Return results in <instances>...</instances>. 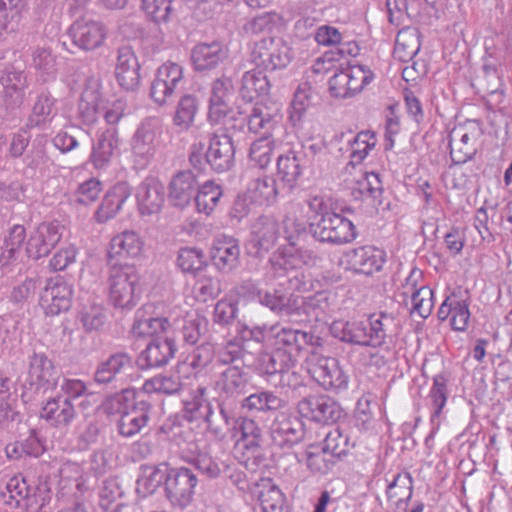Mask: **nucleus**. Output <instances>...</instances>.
I'll list each match as a JSON object with an SVG mask.
<instances>
[{
  "instance_id": "3c124183",
  "label": "nucleus",
  "mask_w": 512,
  "mask_h": 512,
  "mask_svg": "<svg viewBox=\"0 0 512 512\" xmlns=\"http://www.w3.org/2000/svg\"><path fill=\"white\" fill-rule=\"evenodd\" d=\"M321 444L336 460L345 456L354 447L349 436L343 434L339 427L327 432Z\"/></svg>"
},
{
  "instance_id": "69168bd1",
  "label": "nucleus",
  "mask_w": 512,
  "mask_h": 512,
  "mask_svg": "<svg viewBox=\"0 0 512 512\" xmlns=\"http://www.w3.org/2000/svg\"><path fill=\"white\" fill-rule=\"evenodd\" d=\"M26 238V229L23 225L15 224L8 232L4 240V249L2 257L9 263L16 259V255L20 252L23 242Z\"/></svg>"
},
{
  "instance_id": "7c9ffc66",
  "label": "nucleus",
  "mask_w": 512,
  "mask_h": 512,
  "mask_svg": "<svg viewBox=\"0 0 512 512\" xmlns=\"http://www.w3.org/2000/svg\"><path fill=\"white\" fill-rule=\"evenodd\" d=\"M191 58L195 69L204 71L216 67L225 58V52L218 42L200 43L193 48Z\"/></svg>"
},
{
  "instance_id": "72a5a7b5",
  "label": "nucleus",
  "mask_w": 512,
  "mask_h": 512,
  "mask_svg": "<svg viewBox=\"0 0 512 512\" xmlns=\"http://www.w3.org/2000/svg\"><path fill=\"white\" fill-rule=\"evenodd\" d=\"M127 198V189L124 183H119L105 195L101 205L95 213L97 222L103 223L115 217Z\"/></svg>"
},
{
  "instance_id": "a211bd4d",
  "label": "nucleus",
  "mask_w": 512,
  "mask_h": 512,
  "mask_svg": "<svg viewBox=\"0 0 512 512\" xmlns=\"http://www.w3.org/2000/svg\"><path fill=\"white\" fill-rule=\"evenodd\" d=\"M73 43L83 50L101 46L106 38V29L100 22L81 18L71 26Z\"/></svg>"
},
{
  "instance_id": "c03bdc74",
  "label": "nucleus",
  "mask_w": 512,
  "mask_h": 512,
  "mask_svg": "<svg viewBox=\"0 0 512 512\" xmlns=\"http://www.w3.org/2000/svg\"><path fill=\"white\" fill-rule=\"evenodd\" d=\"M213 345L206 342L197 346L187 357V359L178 364L179 373H192L194 376L204 369L213 359Z\"/></svg>"
},
{
  "instance_id": "864d4df0",
  "label": "nucleus",
  "mask_w": 512,
  "mask_h": 512,
  "mask_svg": "<svg viewBox=\"0 0 512 512\" xmlns=\"http://www.w3.org/2000/svg\"><path fill=\"white\" fill-rule=\"evenodd\" d=\"M144 396L145 394L142 392L133 393L136 402L130 408V436L139 433L146 426L149 419L151 405Z\"/></svg>"
},
{
  "instance_id": "412c9836",
  "label": "nucleus",
  "mask_w": 512,
  "mask_h": 512,
  "mask_svg": "<svg viewBox=\"0 0 512 512\" xmlns=\"http://www.w3.org/2000/svg\"><path fill=\"white\" fill-rule=\"evenodd\" d=\"M198 183L192 171H180L170 181L169 198L174 206L185 207L195 198Z\"/></svg>"
},
{
  "instance_id": "1a4fd4ad",
  "label": "nucleus",
  "mask_w": 512,
  "mask_h": 512,
  "mask_svg": "<svg viewBox=\"0 0 512 512\" xmlns=\"http://www.w3.org/2000/svg\"><path fill=\"white\" fill-rule=\"evenodd\" d=\"M314 380L325 390L339 392L347 389L349 377L334 357L321 356L310 368Z\"/></svg>"
},
{
  "instance_id": "473e14b6",
  "label": "nucleus",
  "mask_w": 512,
  "mask_h": 512,
  "mask_svg": "<svg viewBox=\"0 0 512 512\" xmlns=\"http://www.w3.org/2000/svg\"><path fill=\"white\" fill-rule=\"evenodd\" d=\"M297 262L298 260L292 255L273 254L265 267V283L270 285L273 281H277L280 287V281H285L290 271L298 267Z\"/></svg>"
},
{
  "instance_id": "052dcab7",
  "label": "nucleus",
  "mask_w": 512,
  "mask_h": 512,
  "mask_svg": "<svg viewBox=\"0 0 512 512\" xmlns=\"http://www.w3.org/2000/svg\"><path fill=\"white\" fill-rule=\"evenodd\" d=\"M193 466L204 476L210 479L222 477L226 471L227 462L208 453H199L193 460Z\"/></svg>"
},
{
  "instance_id": "f704fd0d",
  "label": "nucleus",
  "mask_w": 512,
  "mask_h": 512,
  "mask_svg": "<svg viewBox=\"0 0 512 512\" xmlns=\"http://www.w3.org/2000/svg\"><path fill=\"white\" fill-rule=\"evenodd\" d=\"M57 100L49 93L40 94L28 118V126L30 128L42 127L49 124L57 115Z\"/></svg>"
},
{
  "instance_id": "cd10ccee",
  "label": "nucleus",
  "mask_w": 512,
  "mask_h": 512,
  "mask_svg": "<svg viewBox=\"0 0 512 512\" xmlns=\"http://www.w3.org/2000/svg\"><path fill=\"white\" fill-rule=\"evenodd\" d=\"M24 9V0H0V40L19 29Z\"/></svg>"
},
{
  "instance_id": "8fccbe9b",
  "label": "nucleus",
  "mask_w": 512,
  "mask_h": 512,
  "mask_svg": "<svg viewBox=\"0 0 512 512\" xmlns=\"http://www.w3.org/2000/svg\"><path fill=\"white\" fill-rule=\"evenodd\" d=\"M108 282L110 302L116 308H125L128 303L126 300L128 286L127 270H110Z\"/></svg>"
},
{
  "instance_id": "393cba45",
  "label": "nucleus",
  "mask_w": 512,
  "mask_h": 512,
  "mask_svg": "<svg viewBox=\"0 0 512 512\" xmlns=\"http://www.w3.org/2000/svg\"><path fill=\"white\" fill-rule=\"evenodd\" d=\"M248 384V374L240 367L232 365L220 374L216 388L226 398H237L246 392Z\"/></svg>"
},
{
  "instance_id": "5fc2aeb1",
  "label": "nucleus",
  "mask_w": 512,
  "mask_h": 512,
  "mask_svg": "<svg viewBox=\"0 0 512 512\" xmlns=\"http://www.w3.org/2000/svg\"><path fill=\"white\" fill-rule=\"evenodd\" d=\"M353 192H358L362 198L381 203L383 185L380 175L375 172H366L363 177L357 181Z\"/></svg>"
},
{
  "instance_id": "7ed1b4c3",
  "label": "nucleus",
  "mask_w": 512,
  "mask_h": 512,
  "mask_svg": "<svg viewBox=\"0 0 512 512\" xmlns=\"http://www.w3.org/2000/svg\"><path fill=\"white\" fill-rule=\"evenodd\" d=\"M161 135V123L156 117L145 118L132 137L131 153L135 169L148 166L156 151V139Z\"/></svg>"
},
{
  "instance_id": "ea45409f",
  "label": "nucleus",
  "mask_w": 512,
  "mask_h": 512,
  "mask_svg": "<svg viewBox=\"0 0 512 512\" xmlns=\"http://www.w3.org/2000/svg\"><path fill=\"white\" fill-rule=\"evenodd\" d=\"M251 200L260 204H273L278 196L276 180L268 175L252 179L247 187Z\"/></svg>"
},
{
  "instance_id": "bf43d9fd",
  "label": "nucleus",
  "mask_w": 512,
  "mask_h": 512,
  "mask_svg": "<svg viewBox=\"0 0 512 512\" xmlns=\"http://www.w3.org/2000/svg\"><path fill=\"white\" fill-rule=\"evenodd\" d=\"M108 261L110 270H127L128 248L126 233L116 235L111 240Z\"/></svg>"
},
{
  "instance_id": "603ef678",
  "label": "nucleus",
  "mask_w": 512,
  "mask_h": 512,
  "mask_svg": "<svg viewBox=\"0 0 512 512\" xmlns=\"http://www.w3.org/2000/svg\"><path fill=\"white\" fill-rule=\"evenodd\" d=\"M222 291L219 278L205 273H200L193 285L195 298L200 302L216 299Z\"/></svg>"
},
{
  "instance_id": "c85d7f7f",
  "label": "nucleus",
  "mask_w": 512,
  "mask_h": 512,
  "mask_svg": "<svg viewBox=\"0 0 512 512\" xmlns=\"http://www.w3.org/2000/svg\"><path fill=\"white\" fill-rule=\"evenodd\" d=\"M178 372V365L174 371L165 374H158L147 379L142 385L143 394L159 393L165 395L178 394L184 387L182 375Z\"/></svg>"
},
{
  "instance_id": "0e129e2a",
  "label": "nucleus",
  "mask_w": 512,
  "mask_h": 512,
  "mask_svg": "<svg viewBox=\"0 0 512 512\" xmlns=\"http://www.w3.org/2000/svg\"><path fill=\"white\" fill-rule=\"evenodd\" d=\"M197 110V99L192 95L183 96L177 105L173 118L174 124L181 129H188L194 121Z\"/></svg>"
},
{
  "instance_id": "338daca9",
  "label": "nucleus",
  "mask_w": 512,
  "mask_h": 512,
  "mask_svg": "<svg viewBox=\"0 0 512 512\" xmlns=\"http://www.w3.org/2000/svg\"><path fill=\"white\" fill-rule=\"evenodd\" d=\"M376 140L369 131L359 132L353 139L350 152V164H360L368 155L369 151L375 146Z\"/></svg>"
},
{
  "instance_id": "2f4dec72",
  "label": "nucleus",
  "mask_w": 512,
  "mask_h": 512,
  "mask_svg": "<svg viewBox=\"0 0 512 512\" xmlns=\"http://www.w3.org/2000/svg\"><path fill=\"white\" fill-rule=\"evenodd\" d=\"M333 337L340 341L359 346H369L365 327L359 321H334L330 326Z\"/></svg>"
},
{
  "instance_id": "e433bc0d",
  "label": "nucleus",
  "mask_w": 512,
  "mask_h": 512,
  "mask_svg": "<svg viewBox=\"0 0 512 512\" xmlns=\"http://www.w3.org/2000/svg\"><path fill=\"white\" fill-rule=\"evenodd\" d=\"M286 406V401L273 391L262 390L246 397L242 407L250 411L276 412Z\"/></svg>"
},
{
  "instance_id": "f03ea898",
  "label": "nucleus",
  "mask_w": 512,
  "mask_h": 512,
  "mask_svg": "<svg viewBox=\"0 0 512 512\" xmlns=\"http://www.w3.org/2000/svg\"><path fill=\"white\" fill-rule=\"evenodd\" d=\"M291 60V48L279 37L262 38L254 43L251 51V61L267 71L286 68Z\"/></svg>"
},
{
  "instance_id": "4be33fe9",
  "label": "nucleus",
  "mask_w": 512,
  "mask_h": 512,
  "mask_svg": "<svg viewBox=\"0 0 512 512\" xmlns=\"http://www.w3.org/2000/svg\"><path fill=\"white\" fill-rule=\"evenodd\" d=\"M396 319L387 312L373 313L370 315L369 346L378 348L388 342H392L396 334Z\"/></svg>"
},
{
  "instance_id": "a18cd8bd",
  "label": "nucleus",
  "mask_w": 512,
  "mask_h": 512,
  "mask_svg": "<svg viewBox=\"0 0 512 512\" xmlns=\"http://www.w3.org/2000/svg\"><path fill=\"white\" fill-rule=\"evenodd\" d=\"M360 53V47L356 41H343L336 48L326 51L322 57L318 58L313 65L316 73H320L327 68L322 67L325 63L338 62L345 57H356Z\"/></svg>"
},
{
  "instance_id": "37998d69",
  "label": "nucleus",
  "mask_w": 512,
  "mask_h": 512,
  "mask_svg": "<svg viewBox=\"0 0 512 512\" xmlns=\"http://www.w3.org/2000/svg\"><path fill=\"white\" fill-rule=\"evenodd\" d=\"M223 195L222 187L214 181H206L198 187L195 204L198 212L210 215L218 206Z\"/></svg>"
},
{
  "instance_id": "4d7b16f0",
  "label": "nucleus",
  "mask_w": 512,
  "mask_h": 512,
  "mask_svg": "<svg viewBox=\"0 0 512 512\" xmlns=\"http://www.w3.org/2000/svg\"><path fill=\"white\" fill-rule=\"evenodd\" d=\"M274 140L269 137H260L255 140L249 150V160L254 166L265 169L272 160Z\"/></svg>"
},
{
  "instance_id": "79ce46f5",
  "label": "nucleus",
  "mask_w": 512,
  "mask_h": 512,
  "mask_svg": "<svg viewBox=\"0 0 512 512\" xmlns=\"http://www.w3.org/2000/svg\"><path fill=\"white\" fill-rule=\"evenodd\" d=\"M420 49L419 33L415 29L398 32L394 47V57L402 62L413 59Z\"/></svg>"
},
{
  "instance_id": "c9c22d12",
  "label": "nucleus",
  "mask_w": 512,
  "mask_h": 512,
  "mask_svg": "<svg viewBox=\"0 0 512 512\" xmlns=\"http://www.w3.org/2000/svg\"><path fill=\"white\" fill-rule=\"evenodd\" d=\"M167 473L168 468L166 467L141 466L136 480V492L143 497L154 493L162 483L165 484Z\"/></svg>"
},
{
  "instance_id": "9b49d317",
  "label": "nucleus",
  "mask_w": 512,
  "mask_h": 512,
  "mask_svg": "<svg viewBox=\"0 0 512 512\" xmlns=\"http://www.w3.org/2000/svg\"><path fill=\"white\" fill-rule=\"evenodd\" d=\"M231 78L222 76L213 81L209 98L208 118L212 123H221L232 112L230 107L234 95Z\"/></svg>"
},
{
  "instance_id": "bb28decb",
  "label": "nucleus",
  "mask_w": 512,
  "mask_h": 512,
  "mask_svg": "<svg viewBox=\"0 0 512 512\" xmlns=\"http://www.w3.org/2000/svg\"><path fill=\"white\" fill-rule=\"evenodd\" d=\"M40 416L55 427L68 426L76 416L73 403L60 401V396L48 399L42 406Z\"/></svg>"
},
{
  "instance_id": "49530a36",
  "label": "nucleus",
  "mask_w": 512,
  "mask_h": 512,
  "mask_svg": "<svg viewBox=\"0 0 512 512\" xmlns=\"http://www.w3.org/2000/svg\"><path fill=\"white\" fill-rule=\"evenodd\" d=\"M206 393L207 388L205 386H198L184 400V418L189 422L203 419L207 407H211L212 404L206 399Z\"/></svg>"
},
{
  "instance_id": "ddd939ff",
  "label": "nucleus",
  "mask_w": 512,
  "mask_h": 512,
  "mask_svg": "<svg viewBox=\"0 0 512 512\" xmlns=\"http://www.w3.org/2000/svg\"><path fill=\"white\" fill-rule=\"evenodd\" d=\"M234 155L235 149L229 135L212 134L205 152V159L215 172L223 173L230 170L234 165Z\"/></svg>"
},
{
  "instance_id": "423d86ee",
  "label": "nucleus",
  "mask_w": 512,
  "mask_h": 512,
  "mask_svg": "<svg viewBox=\"0 0 512 512\" xmlns=\"http://www.w3.org/2000/svg\"><path fill=\"white\" fill-rule=\"evenodd\" d=\"M297 411L302 417L323 424L334 423L343 416V409L332 397L308 395L297 404Z\"/></svg>"
},
{
  "instance_id": "58836bf2",
  "label": "nucleus",
  "mask_w": 512,
  "mask_h": 512,
  "mask_svg": "<svg viewBox=\"0 0 512 512\" xmlns=\"http://www.w3.org/2000/svg\"><path fill=\"white\" fill-rule=\"evenodd\" d=\"M203 420L207 424L208 431L219 439L224 438L230 426L234 424V418L225 409L223 404L207 407Z\"/></svg>"
},
{
  "instance_id": "c756f323",
  "label": "nucleus",
  "mask_w": 512,
  "mask_h": 512,
  "mask_svg": "<svg viewBox=\"0 0 512 512\" xmlns=\"http://www.w3.org/2000/svg\"><path fill=\"white\" fill-rule=\"evenodd\" d=\"M278 222L271 216H260L251 227L252 242L260 250L268 251L278 238Z\"/></svg>"
},
{
  "instance_id": "f8f14e48",
  "label": "nucleus",
  "mask_w": 512,
  "mask_h": 512,
  "mask_svg": "<svg viewBox=\"0 0 512 512\" xmlns=\"http://www.w3.org/2000/svg\"><path fill=\"white\" fill-rule=\"evenodd\" d=\"M61 238L60 224L56 221L42 222L31 233L26 252L29 258L38 260L49 254Z\"/></svg>"
},
{
  "instance_id": "aec40b11",
  "label": "nucleus",
  "mask_w": 512,
  "mask_h": 512,
  "mask_svg": "<svg viewBox=\"0 0 512 512\" xmlns=\"http://www.w3.org/2000/svg\"><path fill=\"white\" fill-rule=\"evenodd\" d=\"M351 269L358 273L371 275L381 270L384 264V253L374 246H361L346 253Z\"/></svg>"
},
{
  "instance_id": "e2e57ef3",
  "label": "nucleus",
  "mask_w": 512,
  "mask_h": 512,
  "mask_svg": "<svg viewBox=\"0 0 512 512\" xmlns=\"http://www.w3.org/2000/svg\"><path fill=\"white\" fill-rule=\"evenodd\" d=\"M314 92L312 87L307 83L298 86L291 102L290 118L292 121H300L306 110L312 104Z\"/></svg>"
},
{
  "instance_id": "39448f33",
  "label": "nucleus",
  "mask_w": 512,
  "mask_h": 512,
  "mask_svg": "<svg viewBox=\"0 0 512 512\" xmlns=\"http://www.w3.org/2000/svg\"><path fill=\"white\" fill-rule=\"evenodd\" d=\"M74 294L73 285L63 277L49 278L40 294L39 305L48 316L59 315L70 309Z\"/></svg>"
},
{
  "instance_id": "6e6d98bb",
  "label": "nucleus",
  "mask_w": 512,
  "mask_h": 512,
  "mask_svg": "<svg viewBox=\"0 0 512 512\" xmlns=\"http://www.w3.org/2000/svg\"><path fill=\"white\" fill-rule=\"evenodd\" d=\"M259 501L262 512H290L284 494L274 484H269L260 491Z\"/></svg>"
},
{
  "instance_id": "a878e982",
  "label": "nucleus",
  "mask_w": 512,
  "mask_h": 512,
  "mask_svg": "<svg viewBox=\"0 0 512 512\" xmlns=\"http://www.w3.org/2000/svg\"><path fill=\"white\" fill-rule=\"evenodd\" d=\"M277 118V114H272L265 105L256 104L251 108L249 114L242 119L241 126L246 122L251 133L272 138V132L278 124Z\"/></svg>"
},
{
  "instance_id": "b1692460",
  "label": "nucleus",
  "mask_w": 512,
  "mask_h": 512,
  "mask_svg": "<svg viewBox=\"0 0 512 512\" xmlns=\"http://www.w3.org/2000/svg\"><path fill=\"white\" fill-rule=\"evenodd\" d=\"M305 167V155L296 150H290L277 158V176L289 189L296 186Z\"/></svg>"
},
{
  "instance_id": "4c0bfd02",
  "label": "nucleus",
  "mask_w": 512,
  "mask_h": 512,
  "mask_svg": "<svg viewBox=\"0 0 512 512\" xmlns=\"http://www.w3.org/2000/svg\"><path fill=\"white\" fill-rule=\"evenodd\" d=\"M270 91V81L262 71L251 70L242 77L240 94L243 99L253 101L266 96Z\"/></svg>"
},
{
  "instance_id": "0eeeda50",
  "label": "nucleus",
  "mask_w": 512,
  "mask_h": 512,
  "mask_svg": "<svg viewBox=\"0 0 512 512\" xmlns=\"http://www.w3.org/2000/svg\"><path fill=\"white\" fill-rule=\"evenodd\" d=\"M183 82V67L172 61L163 63L151 84L150 96L155 103L164 105Z\"/></svg>"
},
{
  "instance_id": "6e6552de",
  "label": "nucleus",
  "mask_w": 512,
  "mask_h": 512,
  "mask_svg": "<svg viewBox=\"0 0 512 512\" xmlns=\"http://www.w3.org/2000/svg\"><path fill=\"white\" fill-rule=\"evenodd\" d=\"M58 372L54 363L43 353H35L30 358L26 383L36 393H46L57 386Z\"/></svg>"
},
{
  "instance_id": "680f3d73",
  "label": "nucleus",
  "mask_w": 512,
  "mask_h": 512,
  "mask_svg": "<svg viewBox=\"0 0 512 512\" xmlns=\"http://www.w3.org/2000/svg\"><path fill=\"white\" fill-rule=\"evenodd\" d=\"M29 491L30 489L25 478L16 475L7 482L3 497L5 502L11 507H18L25 500L31 501Z\"/></svg>"
},
{
  "instance_id": "774afa93",
  "label": "nucleus",
  "mask_w": 512,
  "mask_h": 512,
  "mask_svg": "<svg viewBox=\"0 0 512 512\" xmlns=\"http://www.w3.org/2000/svg\"><path fill=\"white\" fill-rule=\"evenodd\" d=\"M447 382V377L441 373L433 378V385L429 392V397L434 407L432 418L438 417L446 405L448 396Z\"/></svg>"
},
{
  "instance_id": "2eb2a0df",
  "label": "nucleus",
  "mask_w": 512,
  "mask_h": 512,
  "mask_svg": "<svg viewBox=\"0 0 512 512\" xmlns=\"http://www.w3.org/2000/svg\"><path fill=\"white\" fill-rule=\"evenodd\" d=\"M297 359L290 350L273 349L271 352H261L255 360V369L269 382H275L285 368L296 367Z\"/></svg>"
},
{
  "instance_id": "6ab92c4d",
  "label": "nucleus",
  "mask_w": 512,
  "mask_h": 512,
  "mask_svg": "<svg viewBox=\"0 0 512 512\" xmlns=\"http://www.w3.org/2000/svg\"><path fill=\"white\" fill-rule=\"evenodd\" d=\"M135 196L142 215L157 213L164 203V186L156 178L148 177L138 186Z\"/></svg>"
},
{
  "instance_id": "a19ab883",
  "label": "nucleus",
  "mask_w": 512,
  "mask_h": 512,
  "mask_svg": "<svg viewBox=\"0 0 512 512\" xmlns=\"http://www.w3.org/2000/svg\"><path fill=\"white\" fill-rule=\"evenodd\" d=\"M450 156L455 164H463L476 154V147L468 132L455 130L450 136Z\"/></svg>"
},
{
  "instance_id": "dca6fc26",
  "label": "nucleus",
  "mask_w": 512,
  "mask_h": 512,
  "mask_svg": "<svg viewBox=\"0 0 512 512\" xmlns=\"http://www.w3.org/2000/svg\"><path fill=\"white\" fill-rule=\"evenodd\" d=\"M176 345L170 338L150 341L136 358L135 364L140 370L165 366L175 355Z\"/></svg>"
},
{
  "instance_id": "9d476101",
  "label": "nucleus",
  "mask_w": 512,
  "mask_h": 512,
  "mask_svg": "<svg viewBox=\"0 0 512 512\" xmlns=\"http://www.w3.org/2000/svg\"><path fill=\"white\" fill-rule=\"evenodd\" d=\"M270 342L275 349L290 350L291 354L298 353L306 346H316L320 338L311 332L275 324L269 327Z\"/></svg>"
},
{
  "instance_id": "f3484780",
  "label": "nucleus",
  "mask_w": 512,
  "mask_h": 512,
  "mask_svg": "<svg viewBox=\"0 0 512 512\" xmlns=\"http://www.w3.org/2000/svg\"><path fill=\"white\" fill-rule=\"evenodd\" d=\"M295 457L314 476L327 475L337 461L320 443L307 445L302 451L296 452Z\"/></svg>"
},
{
  "instance_id": "13d9d810",
  "label": "nucleus",
  "mask_w": 512,
  "mask_h": 512,
  "mask_svg": "<svg viewBox=\"0 0 512 512\" xmlns=\"http://www.w3.org/2000/svg\"><path fill=\"white\" fill-rule=\"evenodd\" d=\"M178 266L183 272L198 275L206 267L204 253L197 248H182L178 255Z\"/></svg>"
},
{
  "instance_id": "09e8293b",
  "label": "nucleus",
  "mask_w": 512,
  "mask_h": 512,
  "mask_svg": "<svg viewBox=\"0 0 512 512\" xmlns=\"http://www.w3.org/2000/svg\"><path fill=\"white\" fill-rule=\"evenodd\" d=\"M235 429L240 433L239 445L248 450L258 451L262 441V430L256 421L246 417L240 418Z\"/></svg>"
},
{
  "instance_id": "de8ad7c7",
  "label": "nucleus",
  "mask_w": 512,
  "mask_h": 512,
  "mask_svg": "<svg viewBox=\"0 0 512 512\" xmlns=\"http://www.w3.org/2000/svg\"><path fill=\"white\" fill-rule=\"evenodd\" d=\"M141 312L138 310L135 315V321L130 331L131 337H152L159 333L165 332L169 326V322L166 318H153L148 317L143 319Z\"/></svg>"
},
{
  "instance_id": "20e7f679",
  "label": "nucleus",
  "mask_w": 512,
  "mask_h": 512,
  "mask_svg": "<svg viewBox=\"0 0 512 512\" xmlns=\"http://www.w3.org/2000/svg\"><path fill=\"white\" fill-rule=\"evenodd\" d=\"M196 474L189 468L168 469L165 494L173 506L187 507L193 500L197 485Z\"/></svg>"
},
{
  "instance_id": "f257e3e1",
  "label": "nucleus",
  "mask_w": 512,
  "mask_h": 512,
  "mask_svg": "<svg viewBox=\"0 0 512 512\" xmlns=\"http://www.w3.org/2000/svg\"><path fill=\"white\" fill-rule=\"evenodd\" d=\"M315 239L323 243L342 245L356 238L354 224L344 216L335 212H325L322 217L310 224Z\"/></svg>"
},
{
  "instance_id": "4468645a",
  "label": "nucleus",
  "mask_w": 512,
  "mask_h": 512,
  "mask_svg": "<svg viewBox=\"0 0 512 512\" xmlns=\"http://www.w3.org/2000/svg\"><path fill=\"white\" fill-rule=\"evenodd\" d=\"M272 442L280 447H291L299 443L305 435L303 422L284 413L277 415L270 427Z\"/></svg>"
},
{
  "instance_id": "5701e85b",
  "label": "nucleus",
  "mask_w": 512,
  "mask_h": 512,
  "mask_svg": "<svg viewBox=\"0 0 512 512\" xmlns=\"http://www.w3.org/2000/svg\"><path fill=\"white\" fill-rule=\"evenodd\" d=\"M239 255L238 240L232 236L221 235L214 243L211 257L218 269L231 271L237 266Z\"/></svg>"
}]
</instances>
